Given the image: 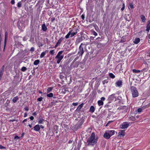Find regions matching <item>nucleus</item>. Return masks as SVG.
<instances>
[{"instance_id":"nucleus-1","label":"nucleus","mask_w":150,"mask_h":150,"mask_svg":"<svg viewBox=\"0 0 150 150\" xmlns=\"http://www.w3.org/2000/svg\"><path fill=\"white\" fill-rule=\"evenodd\" d=\"M98 138L95 137V135L94 132H92L90 137L87 140L88 145H93L96 144L97 142Z\"/></svg>"},{"instance_id":"nucleus-2","label":"nucleus","mask_w":150,"mask_h":150,"mask_svg":"<svg viewBox=\"0 0 150 150\" xmlns=\"http://www.w3.org/2000/svg\"><path fill=\"white\" fill-rule=\"evenodd\" d=\"M63 51H59L57 53V55L55 57L56 59H57V63L59 64L61 61L63 59L64 57V55H62L63 52Z\"/></svg>"},{"instance_id":"nucleus-3","label":"nucleus","mask_w":150,"mask_h":150,"mask_svg":"<svg viewBox=\"0 0 150 150\" xmlns=\"http://www.w3.org/2000/svg\"><path fill=\"white\" fill-rule=\"evenodd\" d=\"M131 89L132 97L133 98H135L138 96L139 93L136 88L132 86Z\"/></svg>"},{"instance_id":"nucleus-4","label":"nucleus","mask_w":150,"mask_h":150,"mask_svg":"<svg viewBox=\"0 0 150 150\" xmlns=\"http://www.w3.org/2000/svg\"><path fill=\"white\" fill-rule=\"evenodd\" d=\"M77 33V32L76 30L75 31H73V30H70L68 33L66 35L65 38L66 39L69 38L70 36V37H72L74 35H76Z\"/></svg>"},{"instance_id":"nucleus-5","label":"nucleus","mask_w":150,"mask_h":150,"mask_svg":"<svg viewBox=\"0 0 150 150\" xmlns=\"http://www.w3.org/2000/svg\"><path fill=\"white\" fill-rule=\"evenodd\" d=\"M83 45H85V44L83 43H81L79 47L78 54L79 55L81 56L84 53L83 48L82 47V46Z\"/></svg>"},{"instance_id":"nucleus-6","label":"nucleus","mask_w":150,"mask_h":150,"mask_svg":"<svg viewBox=\"0 0 150 150\" xmlns=\"http://www.w3.org/2000/svg\"><path fill=\"white\" fill-rule=\"evenodd\" d=\"M130 123L127 122H123L120 125V127L121 129H123L127 128L130 125Z\"/></svg>"},{"instance_id":"nucleus-7","label":"nucleus","mask_w":150,"mask_h":150,"mask_svg":"<svg viewBox=\"0 0 150 150\" xmlns=\"http://www.w3.org/2000/svg\"><path fill=\"white\" fill-rule=\"evenodd\" d=\"M122 85V80H118L115 83V86L116 87H121Z\"/></svg>"},{"instance_id":"nucleus-8","label":"nucleus","mask_w":150,"mask_h":150,"mask_svg":"<svg viewBox=\"0 0 150 150\" xmlns=\"http://www.w3.org/2000/svg\"><path fill=\"white\" fill-rule=\"evenodd\" d=\"M118 110L123 112H126L127 111V109L126 107H120L118 108Z\"/></svg>"},{"instance_id":"nucleus-9","label":"nucleus","mask_w":150,"mask_h":150,"mask_svg":"<svg viewBox=\"0 0 150 150\" xmlns=\"http://www.w3.org/2000/svg\"><path fill=\"white\" fill-rule=\"evenodd\" d=\"M125 135V131L121 130L118 133V136L120 137H123Z\"/></svg>"},{"instance_id":"nucleus-10","label":"nucleus","mask_w":150,"mask_h":150,"mask_svg":"<svg viewBox=\"0 0 150 150\" xmlns=\"http://www.w3.org/2000/svg\"><path fill=\"white\" fill-rule=\"evenodd\" d=\"M109 134L110 137L113 135L115 134V131L113 130H108L107 131Z\"/></svg>"},{"instance_id":"nucleus-11","label":"nucleus","mask_w":150,"mask_h":150,"mask_svg":"<svg viewBox=\"0 0 150 150\" xmlns=\"http://www.w3.org/2000/svg\"><path fill=\"white\" fill-rule=\"evenodd\" d=\"M34 129L36 131L38 132L40 129V127L38 125H36L34 127Z\"/></svg>"},{"instance_id":"nucleus-12","label":"nucleus","mask_w":150,"mask_h":150,"mask_svg":"<svg viewBox=\"0 0 150 150\" xmlns=\"http://www.w3.org/2000/svg\"><path fill=\"white\" fill-rule=\"evenodd\" d=\"M104 137L106 139H109L111 137L106 131L104 134Z\"/></svg>"},{"instance_id":"nucleus-13","label":"nucleus","mask_w":150,"mask_h":150,"mask_svg":"<svg viewBox=\"0 0 150 150\" xmlns=\"http://www.w3.org/2000/svg\"><path fill=\"white\" fill-rule=\"evenodd\" d=\"M83 103H82L77 108V109L76 110V111L77 112H79L81 109L82 108V107H83Z\"/></svg>"},{"instance_id":"nucleus-14","label":"nucleus","mask_w":150,"mask_h":150,"mask_svg":"<svg viewBox=\"0 0 150 150\" xmlns=\"http://www.w3.org/2000/svg\"><path fill=\"white\" fill-rule=\"evenodd\" d=\"M48 51L47 50L45 51L44 52H42L40 55V58H42L48 52Z\"/></svg>"},{"instance_id":"nucleus-15","label":"nucleus","mask_w":150,"mask_h":150,"mask_svg":"<svg viewBox=\"0 0 150 150\" xmlns=\"http://www.w3.org/2000/svg\"><path fill=\"white\" fill-rule=\"evenodd\" d=\"M115 94H113L111 95H110L109 98V99L111 100H114L115 98Z\"/></svg>"},{"instance_id":"nucleus-16","label":"nucleus","mask_w":150,"mask_h":150,"mask_svg":"<svg viewBox=\"0 0 150 150\" xmlns=\"http://www.w3.org/2000/svg\"><path fill=\"white\" fill-rule=\"evenodd\" d=\"M140 41V39L138 38H136L133 41V42L135 44H137Z\"/></svg>"},{"instance_id":"nucleus-17","label":"nucleus","mask_w":150,"mask_h":150,"mask_svg":"<svg viewBox=\"0 0 150 150\" xmlns=\"http://www.w3.org/2000/svg\"><path fill=\"white\" fill-rule=\"evenodd\" d=\"M95 110V108L94 106H91L90 107L89 111L90 112L93 113L94 112Z\"/></svg>"},{"instance_id":"nucleus-18","label":"nucleus","mask_w":150,"mask_h":150,"mask_svg":"<svg viewBox=\"0 0 150 150\" xmlns=\"http://www.w3.org/2000/svg\"><path fill=\"white\" fill-rule=\"evenodd\" d=\"M62 41V39L61 38H60L58 40V41L57 42V43L56 45H55V48H56L58 46L61 44Z\"/></svg>"},{"instance_id":"nucleus-19","label":"nucleus","mask_w":150,"mask_h":150,"mask_svg":"<svg viewBox=\"0 0 150 150\" xmlns=\"http://www.w3.org/2000/svg\"><path fill=\"white\" fill-rule=\"evenodd\" d=\"M140 18L142 20V21L143 23H145L146 20V18L145 16L144 15H141L140 16Z\"/></svg>"},{"instance_id":"nucleus-20","label":"nucleus","mask_w":150,"mask_h":150,"mask_svg":"<svg viewBox=\"0 0 150 150\" xmlns=\"http://www.w3.org/2000/svg\"><path fill=\"white\" fill-rule=\"evenodd\" d=\"M42 30L44 31H46L47 30V28L45 24H44L42 25Z\"/></svg>"},{"instance_id":"nucleus-21","label":"nucleus","mask_w":150,"mask_h":150,"mask_svg":"<svg viewBox=\"0 0 150 150\" xmlns=\"http://www.w3.org/2000/svg\"><path fill=\"white\" fill-rule=\"evenodd\" d=\"M44 120L42 118L39 117L38 121V123L40 124H42Z\"/></svg>"},{"instance_id":"nucleus-22","label":"nucleus","mask_w":150,"mask_h":150,"mask_svg":"<svg viewBox=\"0 0 150 150\" xmlns=\"http://www.w3.org/2000/svg\"><path fill=\"white\" fill-rule=\"evenodd\" d=\"M40 61L39 59L35 60L33 64L34 65H37L40 63Z\"/></svg>"},{"instance_id":"nucleus-23","label":"nucleus","mask_w":150,"mask_h":150,"mask_svg":"<svg viewBox=\"0 0 150 150\" xmlns=\"http://www.w3.org/2000/svg\"><path fill=\"white\" fill-rule=\"evenodd\" d=\"M98 105L99 106L103 105V102L102 100H99L98 101Z\"/></svg>"},{"instance_id":"nucleus-24","label":"nucleus","mask_w":150,"mask_h":150,"mask_svg":"<svg viewBox=\"0 0 150 150\" xmlns=\"http://www.w3.org/2000/svg\"><path fill=\"white\" fill-rule=\"evenodd\" d=\"M8 36V33L7 32H5V43L6 40H7Z\"/></svg>"},{"instance_id":"nucleus-25","label":"nucleus","mask_w":150,"mask_h":150,"mask_svg":"<svg viewBox=\"0 0 150 150\" xmlns=\"http://www.w3.org/2000/svg\"><path fill=\"white\" fill-rule=\"evenodd\" d=\"M18 99V96H16L13 98L12 101L14 103H16Z\"/></svg>"},{"instance_id":"nucleus-26","label":"nucleus","mask_w":150,"mask_h":150,"mask_svg":"<svg viewBox=\"0 0 150 150\" xmlns=\"http://www.w3.org/2000/svg\"><path fill=\"white\" fill-rule=\"evenodd\" d=\"M109 76L110 78L112 79H114L115 77V76L112 73L109 74Z\"/></svg>"},{"instance_id":"nucleus-27","label":"nucleus","mask_w":150,"mask_h":150,"mask_svg":"<svg viewBox=\"0 0 150 150\" xmlns=\"http://www.w3.org/2000/svg\"><path fill=\"white\" fill-rule=\"evenodd\" d=\"M47 97L51 98L53 97V93H51L49 94H47Z\"/></svg>"},{"instance_id":"nucleus-28","label":"nucleus","mask_w":150,"mask_h":150,"mask_svg":"<svg viewBox=\"0 0 150 150\" xmlns=\"http://www.w3.org/2000/svg\"><path fill=\"white\" fill-rule=\"evenodd\" d=\"M81 41V38H79L76 39V43L77 44L79 43Z\"/></svg>"},{"instance_id":"nucleus-29","label":"nucleus","mask_w":150,"mask_h":150,"mask_svg":"<svg viewBox=\"0 0 150 150\" xmlns=\"http://www.w3.org/2000/svg\"><path fill=\"white\" fill-rule=\"evenodd\" d=\"M132 71L134 73H139L141 71L140 70H137L135 69H133Z\"/></svg>"},{"instance_id":"nucleus-30","label":"nucleus","mask_w":150,"mask_h":150,"mask_svg":"<svg viewBox=\"0 0 150 150\" xmlns=\"http://www.w3.org/2000/svg\"><path fill=\"white\" fill-rule=\"evenodd\" d=\"M52 87H49L47 90V93H49L52 91Z\"/></svg>"},{"instance_id":"nucleus-31","label":"nucleus","mask_w":150,"mask_h":150,"mask_svg":"<svg viewBox=\"0 0 150 150\" xmlns=\"http://www.w3.org/2000/svg\"><path fill=\"white\" fill-rule=\"evenodd\" d=\"M150 26L149 24H148L146 26V30L147 32H149L150 30Z\"/></svg>"},{"instance_id":"nucleus-32","label":"nucleus","mask_w":150,"mask_h":150,"mask_svg":"<svg viewBox=\"0 0 150 150\" xmlns=\"http://www.w3.org/2000/svg\"><path fill=\"white\" fill-rule=\"evenodd\" d=\"M26 69L27 68L25 67H23L22 68L21 70L23 71H25Z\"/></svg>"},{"instance_id":"nucleus-33","label":"nucleus","mask_w":150,"mask_h":150,"mask_svg":"<svg viewBox=\"0 0 150 150\" xmlns=\"http://www.w3.org/2000/svg\"><path fill=\"white\" fill-rule=\"evenodd\" d=\"M21 3L20 2H18L17 4V7H21Z\"/></svg>"},{"instance_id":"nucleus-34","label":"nucleus","mask_w":150,"mask_h":150,"mask_svg":"<svg viewBox=\"0 0 150 150\" xmlns=\"http://www.w3.org/2000/svg\"><path fill=\"white\" fill-rule=\"evenodd\" d=\"M142 108H138V109H137V112H138L140 113V112H142Z\"/></svg>"},{"instance_id":"nucleus-35","label":"nucleus","mask_w":150,"mask_h":150,"mask_svg":"<svg viewBox=\"0 0 150 150\" xmlns=\"http://www.w3.org/2000/svg\"><path fill=\"white\" fill-rule=\"evenodd\" d=\"M43 99V98L42 97H39L37 99V100L39 101H41L42 99Z\"/></svg>"},{"instance_id":"nucleus-36","label":"nucleus","mask_w":150,"mask_h":150,"mask_svg":"<svg viewBox=\"0 0 150 150\" xmlns=\"http://www.w3.org/2000/svg\"><path fill=\"white\" fill-rule=\"evenodd\" d=\"M50 54L52 55H54V50H52L50 51Z\"/></svg>"},{"instance_id":"nucleus-37","label":"nucleus","mask_w":150,"mask_h":150,"mask_svg":"<svg viewBox=\"0 0 150 150\" xmlns=\"http://www.w3.org/2000/svg\"><path fill=\"white\" fill-rule=\"evenodd\" d=\"M130 7L131 8H134V6L132 4L130 3L129 5Z\"/></svg>"},{"instance_id":"nucleus-38","label":"nucleus","mask_w":150,"mask_h":150,"mask_svg":"<svg viewBox=\"0 0 150 150\" xmlns=\"http://www.w3.org/2000/svg\"><path fill=\"white\" fill-rule=\"evenodd\" d=\"M93 35H94L95 36H96L98 35L97 33L95 31L93 32Z\"/></svg>"},{"instance_id":"nucleus-39","label":"nucleus","mask_w":150,"mask_h":150,"mask_svg":"<svg viewBox=\"0 0 150 150\" xmlns=\"http://www.w3.org/2000/svg\"><path fill=\"white\" fill-rule=\"evenodd\" d=\"M101 100H102V101H103L105 100V97H102L100 98Z\"/></svg>"},{"instance_id":"nucleus-40","label":"nucleus","mask_w":150,"mask_h":150,"mask_svg":"<svg viewBox=\"0 0 150 150\" xmlns=\"http://www.w3.org/2000/svg\"><path fill=\"white\" fill-rule=\"evenodd\" d=\"M78 104V103H72V105L74 106H76Z\"/></svg>"},{"instance_id":"nucleus-41","label":"nucleus","mask_w":150,"mask_h":150,"mask_svg":"<svg viewBox=\"0 0 150 150\" xmlns=\"http://www.w3.org/2000/svg\"><path fill=\"white\" fill-rule=\"evenodd\" d=\"M122 6H123V7L121 9V10L122 11H123L124 9V8H125V4L124 3L123 4Z\"/></svg>"},{"instance_id":"nucleus-42","label":"nucleus","mask_w":150,"mask_h":150,"mask_svg":"<svg viewBox=\"0 0 150 150\" xmlns=\"http://www.w3.org/2000/svg\"><path fill=\"white\" fill-rule=\"evenodd\" d=\"M15 1L14 0H12L11 1V3L12 4H15Z\"/></svg>"},{"instance_id":"nucleus-43","label":"nucleus","mask_w":150,"mask_h":150,"mask_svg":"<svg viewBox=\"0 0 150 150\" xmlns=\"http://www.w3.org/2000/svg\"><path fill=\"white\" fill-rule=\"evenodd\" d=\"M0 149H5L6 147H5L1 145H0Z\"/></svg>"},{"instance_id":"nucleus-44","label":"nucleus","mask_w":150,"mask_h":150,"mask_svg":"<svg viewBox=\"0 0 150 150\" xmlns=\"http://www.w3.org/2000/svg\"><path fill=\"white\" fill-rule=\"evenodd\" d=\"M30 51L31 52H33L34 51V48L33 47H32L30 49Z\"/></svg>"},{"instance_id":"nucleus-45","label":"nucleus","mask_w":150,"mask_h":150,"mask_svg":"<svg viewBox=\"0 0 150 150\" xmlns=\"http://www.w3.org/2000/svg\"><path fill=\"white\" fill-rule=\"evenodd\" d=\"M3 75V72L2 71H1L0 72V78L1 79V77Z\"/></svg>"},{"instance_id":"nucleus-46","label":"nucleus","mask_w":150,"mask_h":150,"mask_svg":"<svg viewBox=\"0 0 150 150\" xmlns=\"http://www.w3.org/2000/svg\"><path fill=\"white\" fill-rule=\"evenodd\" d=\"M19 138V137L18 136H15L14 137V139H18Z\"/></svg>"},{"instance_id":"nucleus-47","label":"nucleus","mask_w":150,"mask_h":150,"mask_svg":"<svg viewBox=\"0 0 150 150\" xmlns=\"http://www.w3.org/2000/svg\"><path fill=\"white\" fill-rule=\"evenodd\" d=\"M30 118L31 120H33L34 119V118L33 116H31L30 117Z\"/></svg>"},{"instance_id":"nucleus-48","label":"nucleus","mask_w":150,"mask_h":150,"mask_svg":"<svg viewBox=\"0 0 150 150\" xmlns=\"http://www.w3.org/2000/svg\"><path fill=\"white\" fill-rule=\"evenodd\" d=\"M25 110L26 111H28L29 110L28 108L27 107H25L24 108Z\"/></svg>"},{"instance_id":"nucleus-49","label":"nucleus","mask_w":150,"mask_h":150,"mask_svg":"<svg viewBox=\"0 0 150 150\" xmlns=\"http://www.w3.org/2000/svg\"><path fill=\"white\" fill-rule=\"evenodd\" d=\"M111 122V121H109L108 122L107 124L106 125V126H107Z\"/></svg>"},{"instance_id":"nucleus-50","label":"nucleus","mask_w":150,"mask_h":150,"mask_svg":"<svg viewBox=\"0 0 150 150\" xmlns=\"http://www.w3.org/2000/svg\"><path fill=\"white\" fill-rule=\"evenodd\" d=\"M27 113H25L24 114V117H27Z\"/></svg>"},{"instance_id":"nucleus-51","label":"nucleus","mask_w":150,"mask_h":150,"mask_svg":"<svg viewBox=\"0 0 150 150\" xmlns=\"http://www.w3.org/2000/svg\"><path fill=\"white\" fill-rule=\"evenodd\" d=\"M40 128H41L42 129H43L44 128V127L42 126V125H40Z\"/></svg>"},{"instance_id":"nucleus-52","label":"nucleus","mask_w":150,"mask_h":150,"mask_svg":"<svg viewBox=\"0 0 150 150\" xmlns=\"http://www.w3.org/2000/svg\"><path fill=\"white\" fill-rule=\"evenodd\" d=\"M27 121V119H25V120H24L23 121V122H26Z\"/></svg>"},{"instance_id":"nucleus-53","label":"nucleus","mask_w":150,"mask_h":150,"mask_svg":"<svg viewBox=\"0 0 150 150\" xmlns=\"http://www.w3.org/2000/svg\"><path fill=\"white\" fill-rule=\"evenodd\" d=\"M147 71V69L146 68H144L143 69L142 71Z\"/></svg>"},{"instance_id":"nucleus-54","label":"nucleus","mask_w":150,"mask_h":150,"mask_svg":"<svg viewBox=\"0 0 150 150\" xmlns=\"http://www.w3.org/2000/svg\"><path fill=\"white\" fill-rule=\"evenodd\" d=\"M25 134V133H22V134H21V137H23L24 135Z\"/></svg>"},{"instance_id":"nucleus-55","label":"nucleus","mask_w":150,"mask_h":150,"mask_svg":"<svg viewBox=\"0 0 150 150\" xmlns=\"http://www.w3.org/2000/svg\"><path fill=\"white\" fill-rule=\"evenodd\" d=\"M33 115H36V112H34V113H33Z\"/></svg>"},{"instance_id":"nucleus-56","label":"nucleus","mask_w":150,"mask_h":150,"mask_svg":"<svg viewBox=\"0 0 150 150\" xmlns=\"http://www.w3.org/2000/svg\"><path fill=\"white\" fill-rule=\"evenodd\" d=\"M81 18L83 19H84V16L83 15H82L81 16Z\"/></svg>"},{"instance_id":"nucleus-57","label":"nucleus","mask_w":150,"mask_h":150,"mask_svg":"<svg viewBox=\"0 0 150 150\" xmlns=\"http://www.w3.org/2000/svg\"><path fill=\"white\" fill-rule=\"evenodd\" d=\"M28 126L30 128H31L32 127V125H31L29 124L28 125Z\"/></svg>"},{"instance_id":"nucleus-58","label":"nucleus","mask_w":150,"mask_h":150,"mask_svg":"<svg viewBox=\"0 0 150 150\" xmlns=\"http://www.w3.org/2000/svg\"><path fill=\"white\" fill-rule=\"evenodd\" d=\"M148 42L149 43H150V37L149 38V40H148Z\"/></svg>"},{"instance_id":"nucleus-59","label":"nucleus","mask_w":150,"mask_h":150,"mask_svg":"<svg viewBox=\"0 0 150 150\" xmlns=\"http://www.w3.org/2000/svg\"><path fill=\"white\" fill-rule=\"evenodd\" d=\"M139 116H138V115H137L136 116V118H139Z\"/></svg>"},{"instance_id":"nucleus-60","label":"nucleus","mask_w":150,"mask_h":150,"mask_svg":"<svg viewBox=\"0 0 150 150\" xmlns=\"http://www.w3.org/2000/svg\"><path fill=\"white\" fill-rule=\"evenodd\" d=\"M39 93H41H41H42V92H41V91H39Z\"/></svg>"},{"instance_id":"nucleus-61","label":"nucleus","mask_w":150,"mask_h":150,"mask_svg":"<svg viewBox=\"0 0 150 150\" xmlns=\"http://www.w3.org/2000/svg\"><path fill=\"white\" fill-rule=\"evenodd\" d=\"M100 37H98L97 38H96V39H100Z\"/></svg>"},{"instance_id":"nucleus-62","label":"nucleus","mask_w":150,"mask_h":150,"mask_svg":"<svg viewBox=\"0 0 150 150\" xmlns=\"http://www.w3.org/2000/svg\"><path fill=\"white\" fill-rule=\"evenodd\" d=\"M121 42H123L122 41V40H121Z\"/></svg>"},{"instance_id":"nucleus-63","label":"nucleus","mask_w":150,"mask_h":150,"mask_svg":"<svg viewBox=\"0 0 150 150\" xmlns=\"http://www.w3.org/2000/svg\"><path fill=\"white\" fill-rule=\"evenodd\" d=\"M42 46V44H41V46Z\"/></svg>"},{"instance_id":"nucleus-64","label":"nucleus","mask_w":150,"mask_h":150,"mask_svg":"<svg viewBox=\"0 0 150 150\" xmlns=\"http://www.w3.org/2000/svg\"><path fill=\"white\" fill-rule=\"evenodd\" d=\"M69 143H71V142L69 141Z\"/></svg>"}]
</instances>
